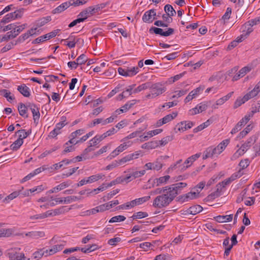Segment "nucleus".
<instances>
[{"label": "nucleus", "mask_w": 260, "mask_h": 260, "mask_svg": "<svg viewBox=\"0 0 260 260\" xmlns=\"http://www.w3.org/2000/svg\"><path fill=\"white\" fill-rule=\"evenodd\" d=\"M149 89H150V93L146 95V98L154 99L165 92L167 88L161 82L155 83L150 82Z\"/></svg>", "instance_id": "f03ea898"}, {"label": "nucleus", "mask_w": 260, "mask_h": 260, "mask_svg": "<svg viewBox=\"0 0 260 260\" xmlns=\"http://www.w3.org/2000/svg\"><path fill=\"white\" fill-rule=\"evenodd\" d=\"M51 20V17L50 16L42 17L35 22V25L38 28L44 26L45 24L50 22Z\"/></svg>", "instance_id": "412c9836"}, {"label": "nucleus", "mask_w": 260, "mask_h": 260, "mask_svg": "<svg viewBox=\"0 0 260 260\" xmlns=\"http://www.w3.org/2000/svg\"><path fill=\"white\" fill-rule=\"evenodd\" d=\"M154 9H151L146 11L142 17V20L144 22L150 23L153 20L157 19L156 17H152L151 13H153Z\"/></svg>", "instance_id": "dca6fc26"}, {"label": "nucleus", "mask_w": 260, "mask_h": 260, "mask_svg": "<svg viewBox=\"0 0 260 260\" xmlns=\"http://www.w3.org/2000/svg\"><path fill=\"white\" fill-rule=\"evenodd\" d=\"M121 241V239L119 237H116L112 239H110L108 240V244L114 246L116 245V244L118 242H119Z\"/></svg>", "instance_id": "0e129e2a"}, {"label": "nucleus", "mask_w": 260, "mask_h": 260, "mask_svg": "<svg viewBox=\"0 0 260 260\" xmlns=\"http://www.w3.org/2000/svg\"><path fill=\"white\" fill-rule=\"evenodd\" d=\"M170 178V176L169 175H166L163 177H160L158 178H156L153 181L152 187H154L155 185L156 186H158L161 184L166 183Z\"/></svg>", "instance_id": "a211bd4d"}, {"label": "nucleus", "mask_w": 260, "mask_h": 260, "mask_svg": "<svg viewBox=\"0 0 260 260\" xmlns=\"http://www.w3.org/2000/svg\"><path fill=\"white\" fill-rule=\"evenodd\" d=\"M120 166V164L119 163L118 160H115L114 161H113L111 164L108 165L106 168L105 170H111L114 168H116L118 166Z\"/></svg>", "instance_id": "bf43d9fd"}, {"label": "nucleus", "mask_w": 260, "mask_h": 260, "mask_svg": "<svg viewBox=\"0 0 260 260\" xmlns=\"http://www.w3.org/2000/svg\"><path fill=\"white\" fill-rule=\"evenodd\" d=\"M17 90L25 97L28 98L30 95L29 88L24 84L18 86Z\"/></svg>", "instance_id": "aec40b11"}, {"label": "nucleus", "mask_w": 260, "mask_h": 260, "mask_svg": "<svg viewBox=\"0 0 260 260\" xmlns=\"http://www.w3.org/2000/svg\"><path fill=\"white\" fill-rule=\"evenodd\" d=\"M258 93V92L253 89L244 95V99L248 100L250 99L255 96Z\"/></svg>", "instance_id": "864d4df0"}, {"label": "nucleus", "mask_w": 260, "mask_h": 260, "mask_svg": "<svg viewBox=\"0 0 260 260\" xmlns=\"http://www.w3.org/2000/svg\"><path fill=\"white\" fill-rule=\"evenodd\" d=\"M72 0L69 2H67L61 4L60 5L56 7L55 9L53 10L52 13L53 14H57L60 13L65 10H66L68 8H69L70 6H72L71 2Z\"/></svg>", "instance_id": "ddd939ff"}, {"label": "nucleus", "mask_w": 260, "mask_h": 260, "mask_svg": "<svg viewBox=\"0 0 260 260\" xmlns=\"http://www.w3.org/2000/svg\"><path fill=\"white\" fill-rule=\"evenodd\" d=\"M14 36L13 34H12V32L11 31L7 32V34L4 35L1 40V42L6 41L9 40L10 39H14Z\"/></svg>", "instance_id": "680f3d73"}, {"label": "nucleus", "mask_w": 260, "mask_h": 260, "mask_svg": "<svg viewBox=\"0 0 260 260\" xmlns=\"http://www.w3.org/2000/svg\"><path fill=\"white\" fill-rule=\"evenodd\" d=\"M122 183V177H117L116 179L111 181L110 183H108L106 187L108 188L111 186H112L113 185H116L117 184L119 183Z\"/></svg>", "instance_id": "de8ad7c7"}, {"label": "nucleus", "mask_w": 260, "mask_h": 260, "mask_svg": "<svg viewBox=\"0 0 260 260\" xmlns=\"http://www.w3.org/2000/svg\"><path fill=\"white\" fill-rule=\"evenodd\" d=\"M25 236L32 238L38 239L45 236V233L43 231H32L25 234Z\"/></svg>", "instance_id": "393cba45"}, {"label": "nucleus", "mask_w": 260, "mask_h": 260, "mask_svg": "<svg viewBox=\"0 0 260 260\" xmlns=\"http://www.w3.org/2000/svg\"><path fill=\"white\" fill-rule=\"evenodd\" d=\"M28 107L29 108L32 112L34 120L36 121L38 119H40L39 108L34 104H29Z\"/></svg>", "instance_id": "2eb2a0df"}, {"label": "nucleus", "mask_w": 260, "mask_h": 260, "mask_svg": "<svg viewBox=\"0 0 260 260\" xmlns=\"http://www.w3.org/2000/svg\"><path fill=\"white\" fill-rule=\"evenodd\" d=\"M63 248V245L60 244V245H54L52 247V248L50 249L49 250V254L50 255H51L56 252L61 250Z\"/></svg>", "instance_id": "c9c22d12"}, {"label": "nucleus", "mask_w": 260, "mask_h": 260, "mask_svg": "<svg viewBox=\"0 0 260 260\" xmlns=\"http://www.w3.org/2000/svg\"><path fill=\"white\" fill-rule=\"evenodd\" d=\"M141 133H142V130L141 131H136L130 134L127 137H125L124 138V140H126L127 139H130L135 138V137H137L138 136H139Z\"/></svg>", "instance_id": "052dcab7"}, {"label": "nucleus", "mask_w": 260, "mask_h": 260, "mask_svg": "<svg viewBox=\"0 0 260 260\" xmlns=\"http://www.w3.org/2000/svg\"><path fill=\"white\" fill-rule=\"evenodd\" d=\"M104 175L97 174L90 176L87 178H84L80 181L77 184V186L79 187L87 183H91L101 179Z\"/></svg>", "instance_id": "0eeeda50"}, {"label": "nucleus", "mask_w": 260, "mask_h": 260, "mask_svg": "<svg viewBox=\"0 0 260 260\" xmlns=\"http://www.w3.org/2000/svg\"><path fill=\"white\" fill-rule=\"evenodd\" d=\"M187 121H183L178 123L175 127L174 131L175 133L179 132H184L186 130V127L185 126L184 123H186Z\"/></svg>", "instance_id": "473e14b6"}, {"label": "nucleus", "mask_w": 260, "mask_h": 260, "mask_svg": "<svg viewBox=\"0 0 260 260\" xmlns=\"http://www.w3.org/2000/svg\"><path fill=\"white\" fill-rule=\"evenodd\" d=\"M247 101L248 100L244 99V96L242 99L239 98L237 99V100L235 102L234 108L235 109L237 108L238 107L240 106L242 104H244L245 102Z\"/></svg>", "instance_id": "6e6d98bb"}, {"label": "nucleus", "mask_w": 260, "mask_h": 260, "mask_svg": "<svg viewBox=\"0 0 260 260\" xmlns=\"http://www.w3.org/2000/svg\"><path fill=\"white\" fill-rule=\"evenodd\" d=\"M164 10L169 16H173L176 13L173 7L169 4H167L165 6Z\"/></svg>", "instance_id": "2f4dec72"}, {"label": "nucleus", "mask_w": 260, "mask_h": 260, "mask_svg": "<svg viewBox=\"0 0 260 260\" xmlns=\"http://www.w3.org/2000/svg\"><path fill=\"white\" fill-rule=\"evenodd\" d=\"M186 186V183L179 182L166 186V191H167L166 194L172 202L175 197L181 192L182 189Z\"/></svg>", "instance_id": "f257e3e1"}, {"label": "nucleus", "mask_w": 260, "mask_h": 260, "mask_svg": "<svg viewBox=\"0 0 260 260\" xmlns=\"http://www.w3.org/2000/svg\"><path fill=\"white\" fill-rule=\"evenodd\" d=\"M60 31V29H57L56 30H54L53 31L48 33L44 36V38L45 40H49L54 37H55L57 34Z\"/></svg>", "instance_id": "a19ab883"}, {"label": "nucleus", "mask_w": 260, "mask_h": 260, "mask_svg": "<svg viewBox=\"0 0 260 260\" xmlns=\"http://www.w3.org/2000/svg\"><path fill=\"white\" fill-rule=\"evenodd\" d=\"M1 94L6 98L8 101L11 102L15 99L13 94H12L11 92L7 89H3L0 90Z\"/></svg>", "instance_id": "a878e982"}, {"label": "nucleus", "mask_w": 260, "mask_h": 260, "mask_svg": "<svg viewBox=\"0 0 260 260\" xmlns=\"http://www.w3.org/2000/svg\"><path fill=\"white\" fill-rule=\"evenodd\" d=\"M177 116V113L173 112L172 114H168L161 118L162 123L166 124L172 120Z\"/></svg>", "instance_id": "7c9ffc66"}, {"label": "nucleus", "mask_w": 260, "mask_h": 260, "mask_svg": "<svg viewBox=\"0 0 260 260\" xmlns=\"http://www.w3.org/2000/svg\"><path fill=\"white\" fill-rule=\"evenodd\" d=\"M159 145V142L157 141H152L143 144L141 146L143 149H154Z\"/></svg>", "instance_id": "b1692460"}, {"label": "nucleus", "mask_w": 260, "mask_h": 260, "mask_svg": "<svg viewBox=\"0 0 260 260\" xmlns=\"http://www.w3.org/2000/svg\"><path fill=\"white\" fill-rule=\"evenodd\" d=\"M205 88L204 86H200L193 90L190 91L188 95L184 100V102L187 103L192 100L196 95H197L201 91H203Z\"/></svg>", "instance_id": "9b49d317"}, {"label": "nucleus", "mask_w": 260, "mask_h": 260, "mask_svg": "<svg viewBox=\"0 0 260 260\" xmlns=\"http://www.w3.org/2000/svg\"><path fill=\"white\" fill-rule=\"evenodd\" d=\"M131 160H132L130 154L126 155L122 158L118 160L120 165H122L125 163H126Z\"/></svg>", "instance_id": "13d9d810"}, {"label": "nucleus", "mask_w": 260, "mask_h": 260, "mask_svg": "<svg viewBox=\"0 0 260 260\" xmlns=\"http://www.w3.org/2000/svg\"><path fill=\"white\" fill-rule=\"evenodd\" d=\"M87 60L88 59L84 54H82L76 59L78 65L84 64Z\"/></svg>", "instance_id": "c03bdc74"}, {"label": "nucleus", "mask_w": 260, "mask_h": 260, "mask_svg": "<svg viewBox=\"0 0 260 260\" xmlns=\"http://www.w3.org/2000/svg\"><path fill=\"white\" fill-rule=\"evenodd\" d=\"M212 123V121L210 119L207 120L206 122L203 123L201 125H199L197 127L194 128L193 129V132L194 133H198V132H200L204 128L208 127L209 125L211 124Z\"/></svg>", "instance_id": "cd10ccee"}, {"label": "nucleus", "mask_w": 260, "mask_h": 260, "mask_svg": "<svg viewBox=\"0 0 260 260\" xmlns=\"http://www.w3.org/2000/svg\"><path fill=\"white\" fill-rule=\"evenodd\" d=\"M233 214L226 215H219L214 217L215 220L218 222H229L232 220Z\"/></svg>", "instance_id": "4be33fe9"}, {"label": "nucleus", "mask_w": 260, "mask_h": 260, "mask_svg": "<svg viewBox=\"0 0 260 260\" xmlns=\"http://www.w3.org/2000/svg\"><path fill=\"white\" fill-rule=\"evenodd\" d=\"M20 194V191H15L13 192L10 194L9 196L6 197L5 199L4 200V202L7 200H12L16 198L17 197H18Z\"/></svg>", "instance_id": "3c124183"}, {"label": "nucleus", "mask_w": 260, "mask_h": 260, "mask_svg": "<svg viewBox=\"0 0 260 260\" xmlns=\"http://www.w3.org/2000/svg\"><path fill=\"white\" fill-rule=\"evenodd\" d=\"M11 230L1 229H0V237H9L11 234Z\"/></svg>", "instance_id": "5fc2aeb1"}, {"label": "nucleus", "mask_w": 260, "mask_h": 260, "mask_svg": "<svg viewBox=\"0 0 260 260\" xmlns=\"http://www.w3.org/2000/svg\"><path fill=\"white\" fill-rule=\"evenodd\" d=\"M59 147L58 146H54V147L51 148L50 150H46L43 153H42L41 154V155L39 156V158H43V157L46 156L48 154H51L53 152H54V151H56V150H57L58 149H59Z\"/></svg>", "instance_id": "09e8293b"}, {"label": "nucleus", "mask_w": 260, "mask_h": 260, "mask_svg": "<svg viewBox=\"0 0 260 260\" xmlns=\"http://www.w3.org/2000/svg\"><path fill=\"white\" fill-rule=\"evenodd\" d=\"M236 7L239 8L237 10L239 15H242L248 9L249 5L244 0H238Z\"/></svg>", "instance_id": "9d476101"}, {"label": "nucleus", "mask_w": 260, "mask_h": 260, "mask_svg": "<svg viewBox=\"0 0 260 260\" xmlns=\"http://www.w3.org/2000/svg\"><path fill=\"white\" fill-rule=\"evenodd\" d=\"M171 202L170 198L165 193L155 198L153 202V206L155 208H162L167 207Z\"/></svg>", "instance_id": "7ed1b4c3"}, {"label": "nucleus", "mask_w": 260, "mask_h": 260, "mask_svg": "<svg viewBox=\"0 0 260 260\" xmlns=\"http://www.w3.org/2000/svg\"><path fill=\"white\" fill-rule=\"evenodd\" d=\"M24 9L21 8L15 10L14 12L10 13L5 15L1 20V23L6 24L11 22L12 20L21 18L23 13Z\"/></svg>", "instance_id": "20e7f679"}, {"label": "nucleus", "mask_w": 260, "mask_h": 260, "mask_svg": "<svg viewBox=\"0 0 260 260\" xmlns=\"http://www.w3.org/2000/svg\"><path fill=\"white\" fill-rule=\"evenodd\" d=\"M23 140H22L21 139H18L11 145L10 148L12 150L16 151L23 144Z\"/></svg>", "instance_id": "c756f323"}, {"label": "nucleus", "mask_w": 260, "mask_h": 260, "mask_svg": "<svg viewBox=\"0 0 260 260\" xmlns=\"http://www.w3.org/2000/svg\"><path fill=\"white\" fill-rule=\"evenodd\" d=\"M232 13V9L230 7L226 9V12L222 16L221 19L220 20L222 21V23L224 24L225 23V20H229L230 18L231 15Z\"/></svg>", "instance_id": "58836bf2"}, {"label": "nucleus", "mask_w": 260, "mask_h": 260, "mask_svg": "<svg viewBox=\"0 0 260 260\" xmlns=\"http://www.w3.org/2000/svg\"><path fill=\"white\" fill-rule=\"evenodd\" d=\"M27 106H26L25 104L22 103L19 104L18 106V110L20 116L26 118L28 117L27 114Z\"/></svg>", "instance_id": "f3484780"}, {"label": "nucleus", "mask_w": 260, "mask_h": 260, "mask_svg": "<svg viewBox=\"0 0 260 260\" xmlns=\"http://www.w3.org/2000/svg\"><path fill=\"white\" fill-rule=\"evenodd\" d=\"M65 125L66 124H63L62 123H57L56 124L55 128L49 133L48 136L51 138H55L57 135L60 133V129Z\"/></svg>", "instance_id": "6ab92c4d"}, {"label": "nucleus", "mask_w": 260, "mask_h": 260, "mask_svg": "<svg viewBox=\"0 0 260 260\" xmlns=\"http://www.w3.org/2000/svg\"><path fill=\"white\" fill-rule=\"evenodd\" d=\"M145 170H142L140 171H136L132 173L133 179L140 177L145 174Z\"/></svg>", "instance_id": "338daca9"}, {"label": "nucleus", "mask_w": 260, "mask_h": 260, "mask_svg": "<svg viewBox=\"0 0 260 260\" xmlns=\"http://www.w3.org/2000/svg\"><path fill=\"white\" fill-rule=\"evenodd\" d=\"M173 138L174 137L173 136H168L166 137L163 138L161 140L157 141V142H159V145L165 146L169 142L172 141L173 140Z\"/></svg>", "instance_id": "ea45409f"}, {"label": "nucleus", "mask_w": 260, "mask_h": 260, "mask_svg": "<svg viewBox=\"0 0 260 260\" xmlns=\"http://www.w3.org/2000/svg\"><path fill=\"white\" fill-rule=\"evenodd\" d=\"M138 67H133V68L129 69H126V71L127 72V76L132 77L135 75L138 72Z\"/></svg>", "instance_id": "603ef678"}, {"label": "nucleus", "mask_w": 260, "mask_h": 260, "mask_svg": "<svg viewBox=\"0 0 260 260\" xmlns=\"http://www.w3.org/2000/svg\"><path fill=\"white\" fill-rule=\"evenodd\" d=\"M201 153H196L189 157L181 166V170H185L187 168L189 167L191 164L196 160L198 158L201 156Z\"/></svg>", "instance_id": "1a4fd4ad"}, {"label": "nucleus", "mask_w": 260, "mask_h": 260, "mask_svg": "<svg viewBox=\"0 0 260 260\" xmlns=\"http://www.w3.org/2000/svg\"><path fill=\"white\" fill-rule=\"evenodd\" d=\"M219 151L217 150L216 147H213L211 146L208 147L203 152V159H206L209 157H212L214 155L219 154Z\"/></svg>", "instance_id": "6e6552de"}, {"label": "nucleus", "mask_w": 260, "mask_h": 260, "mask_svg": "<svg viewBox=\"0 0 260 260\" xmlns=\"http://www.w3.org/2000/svg\"><path fill=\"white\" fill-rule=\"evenodd\" d=\"M249 162L248 159L241 160L239 164V166L241 167V169H240L241 171L242 170L246 168L249 166Z\"/></svg>", "instance_id": "e2e57ef3"}, {"label": "nucleus", "mask_w": 260, "mask_h": 260, "mask_svg": "<svg viewBox=\"0 0 260 260\" xmlns=\"http://www.w3.org/2000/svg\"><path fill=\"white\" fill-rule=\"evenodd\" d=\"M251 144H250V142L246 141L241 147L240 149H239L236 153H239V155H241L244 153L251 146Z\"/></svg>", "instance_id": "c85d7f7f"}, {"label": "nucleus", "mask_w": 260, "mask_h": 260, "mask_svg": "<svg viewBox=\"0 0 260 260\" xmlns=\"http://www.w3.org/2000/svg\"><path fill=\"white\" fill-rule=\"evenodd\" d=\"M149 85H150V82H148L139 85L134 89V93H137L142 90L149 89Z\"/></svg>", "instance_id": "f704fd0d"}, {"label": "nucleus", "mask_w": 260, "mask_h": 260, "mask_svg": "<svg viewBox=\"0 0 260 260\" xmlns=\"http://www.w3.org/2000/svg\"><path fill=\"white\" fill-rule=\"evenodd\" d=\"M89 14L88 13V11L85 9L81 11L78 15V18L79 19H84V21L88 18L89 16Z\"/></svg>", "instance_id": "4d7b16f0"}, {"label": "nucleus", "mask_w": 260, "mask_h": 260, "mask_svg": "<svg viewBox=\"0 0 260 260\" xmlns=\"http://www.w3.org/2000/svg\"><path fill=\"white\" fill-rule=\"evenodd\" d=\"M150 199V196H145L142 198L136 199L135 200H133V204L134 205V207L137 205H140L142 204L143 203L149 201Z\"/></svg>", "instance_id": "bb28decb"}, {"label": "nucleus", "mask_w": 260, "mask_h": 260, "mask_svg": "<svg viewBox=\"0 0 260 260\" xmlns=\"http://www.w3.org/2000/svg\"><path fill=\"white\" fill-rule=\"evenodd\" d=\"M105 119L103 118H96L94 119L92 122L88 125L89 127H93L95 126L96 124L102 123V125H105V123H104Z\"/></svg>", "instance_id": "a18cd8bd"}, {"label": "nucleus", "mask_w": 260, "mask_h": 260, "mask_svg": "<svg viewBox=\"0 0 260 260\" xmlns=\"http://www.w3.org/2000/svg\"><path fill=\"white\" fill-rule=\"evenodd\" d=\"M20 250L18 247L11 248L7 250V255L10 260H24V254L20 253Z\"/></svg>", "instance_id": "39448f33"}, {"label": "nucleus", "mask_w": 260, "mask_h": 260, "mask_svg": "<svg viewBox=\"0 0 260 260\" xmlns=\"http://www.w3.org/2000/svg\"><path fill=\"white\" fill-rule=\"evenodd\" d=\"M254 25L250 22V20L244 23L242 27V32L248 37L250 34L253 31V29L252 27Z\"/></svg>", "instance_id": "f8f14e48"}, {"label": "nucleus", "mask_w": 260, "mask_h": 260, "mask_svg": "<svg viewBox=\"0 0 260 260\" xmlns=\"http://www.w3.org/2000/svg\"><path fill=\"white\" fill-rule=\"evenodd\" d=\"M251 68L249 67H245L243 68H242L239 72L240 73V75H241V77H243L245 76V75L248 72H250L251 71Z\"/></svg>", "instance_id": "69168bd1"}, {"label": "nucleus", "mask_w": 260, "mask_h": 260, "mask_svg": "<svg viewBox=\"0 0 260 260\" xmlns=\"http://www.w3.org/2000/svg\"><path fill=\"white\" fill-rule=\"evenodd\" d=\"M22 31L23 28H21L19 26L16 25L14 27L13 30H11V32H12V34H13L14 38H15Z\"/></svg>", "instance_id": "49530a36"}, {"label": "nucleus", "mask_w": 260, "mask_h": 260, "mask_svg": "<svg viewBox=\"0 0 260 260\" xmlns=\"http://www.w3.org/2000/svg\"><path fill=\"white\" fill-rule=\"evenodd\" d=\"M104 185H105V183L102 184V185L100 186L98 188L94 189L92 190L91 191L88 192L87 193V196H89L92 193L97 194V193H98L99 191H103L105 190L107 188L106 187V186L104 187Z\"/></svg>", "instance_id": "79ce46f5"}, {"label": "nucleus", "mask_w": 260, "mask_h": 260, "mask_svg": "<svg viewBox=\"0 0 260 260\" xmlns=\"http://www.w3.org/2000/svg\"><path fill=\"white\" fill-rule=\"evenodd\" d=\"M203 210V207L199 205L192 206L186 210L187 213L190 214L196 215L201 212Z\"/></svg>", "instance_id": "5701e85b"}, {"label": "nucleus", "mask_w": 260, "mask_h": 260, "mask_svg": "<svg viewBox=\"0 0 260 260\" xmlns=\"http://www.w3.org/2000/svg\"><path fill=\"white\" fill-rule=\"evenodd\" d=\"M148 216V214L147 212L140 211L134 213L131 217L133 218V220H134L137 218L141 219L143 218H145L147 217Z\"/></svg>", "instance_id": "e433bc0d"}, {"label": "nucleus", "mask_w": 260, "mask_h": 260, "mask_svg": "<svg viewBox=\"0 0 260 260\" xmlns=\"http://www.w3.org/2000/svg\"><path fill=\"white\" fill-rule=\"evenodd\" d=\"M71 184V182L70 181H67L64 182L58 185L53 187L52 189L49 190L47 192L49 193H52L54 192H57L61 190H62L66 187H68Z\"/></svg>", "instance_id": "4468645a"}, {"label": "nucleus", "mask_w": 260, "mask_h": 260, "mask_svg": "<svg viewBox=\"0 0 260 260\" xmlns=\"http://www.w3.org/2000/svg\"><path fill=\"white\" fill-rule=\"evenodd\" d=\"M29 34H30L29 32H26L19 36L17 40L16 41L15 45H17L19 43L23 42L25 40L30 37Z\"/></svg>", "instance_id": "4c0bfd02"}, {"label": "nucleus", "mask_w": 260, "mask_h": 260, "mask_svg": "<svg viewBox=\"0 0 260 260\" xmlns=\"http://www.w3.org/2000/svg\"><path fill=\"white\" fill-rule=\"evenodd\" d=\"M243 173L241 172V170H239L238 172L233 174L229 178L232 182L236 179L240 178L243 175Z\"/></svg>", "instance_id": "8fccbe9b"}, {"label": "nucleus", "mask_w": 260, "mask_h": 260, "mask_svg": "<svg viewBox=\"0 0 260 260\" xmlns=\"http://www.w3.org/2000/svg\"><path fill=\"white\" fill-rule=\"evenodd\" d=\"M82 198L81 196L77 197V196H68L64 198L63 203L64 204H69L73 201H75L77 200H81Z\"/></svg>", "instance_id": "72a5a7b5"}, {"label": "nucleus", "mask_w": 260, "mask_h": 260, "mask_svg": "<svg viewBox=\"0 0 260 260\" xmlns=\"http://www.w3.org/2000/svg\"><path fill=\"white\" fill-rule=\"evenodd\" d=\"M126 217L123 215H117L112 217L109 222L110 223H113L116 222L123 221L125 220Z\"/></svg>", "instance_id": "37998d69"}, {"label": "nucleus", "mask_w": 260, "mask_h": 260, "mask_svg": "<svg viewBox=\"0 0 260 260\" xmlns=\"http://www.w3.org/2000/svg\"><path fill=\"white\" fill-rule=\"evenodd\" d=\"M174 31V29L171 27L167 28V30L164 31L162 28L152 26L149 30L150 34L154 33L155 35H159L163 37L170 36L173 35Z\"/></svg>", "instance_id": "423d86ee"}, {"label": "nucleus", "mask_w": 260, "mask_h": 260, "mask_svg": "<svg viewBox=\"0 0 260 260\" xmlns=\"http://www.w3.org/2000/svg\"><path fill=\"white\" fill-rule=\"evenodd\" d=\"M252 110L251 113L254 114V113L260 111V101H258L257 103L252 107Z\"/></svg>", "instance_id": "774afa93"}]
</instances>
